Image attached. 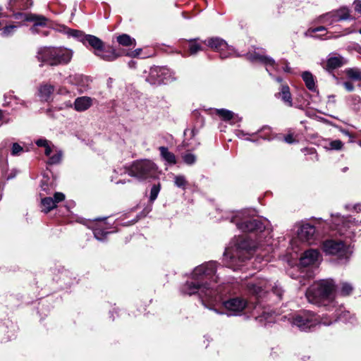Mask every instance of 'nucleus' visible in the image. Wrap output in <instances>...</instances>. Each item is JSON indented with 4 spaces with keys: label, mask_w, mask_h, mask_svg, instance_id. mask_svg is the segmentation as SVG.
<instances>
[{
    "label": "nucleus",
    "mask_w": 361,
    "mask_h": 361,
    "mask_svg": "<svg viewBox=\"0 0 361 361\" xmlns=\"http://www.w3.org/2000/svg\"><path fill=\"white\" fill-rule=\"evenodd\" d=\"M216 261H209L196 267L191 277L183 283L180 291L183 295L198 294L202 304L218 314L239 316L247 305V301L238 296L228 297L231 286L223 282L219 269H223Z\"/></svg>",
    "instance_id": "nucleus-1"
},
{
    "label": "nucleus",
    "mask_w": 361,
    "mask_h": 361,
    "mask_svg": "<svg viewBox=\"0 0 361 361\" xmlns=\"http://www.w3.org/2000/svg\"><path fill=\"white\" fill-rule=\"evenodd\" d=\"M337 283L331 278L317 280L310 285L305 292L307 301L323 310L332 312L331 315H324L321 322L330 326L338 319V307L336 301Z\"/></svg>",
    "instance_id": "nucleus-2"
},
{
    "label": "nucleus",
    "mask_w": 361,
    "mask_h": 361,
    "mask_svg": "<svg viewBox=\"0 0 361 361\" xmlns=\"http://www.w3.org/2000/svg\"><path fill=\"white\" fill-rule=\"evenodd\" d=\"M261 244L259 240H252L246 235L235 236L224 252L225 266L233 271L240 269Z\"/></svg>",
    "instance_id": "nucleus-3"
},
{
    "label": "nucleus",
    "mask_w": 361,
    "mask_h": 361,
    "mask_svg": "<svg viewBox=\"0 0 361 361\" xmlns=\"http://www.w3.org/2000/svg\"><path fill=\"white\" fill-rule=\"evenodd\" d=\"M360 225L361 220L356 221L352 216L340 217V265L349 262L354 251L355 233Z\"/></svg>",
    "instance_id": "nucleus-4"
},
{
    "label": "nucleus",
    "mask_w": 361,
    "mask_h": 361,
    "mask_svg": "<svg viewBox=\"0 0 361 361\" xmlns=\"http://www.w3.org/2000/svg\"><path fill=\"white\" fill-rule=\"evenodd\" d=\"M224 219L235 224L239 231L243 233H254L257 237L256 240H259L260 243H262V235L269 224V221L267 219L249 217L247 211L231 212Z\"/></svg>",
    "instance_id": "nucleus-5"
},
{
    "label": "nucleus",
    "mask_w": 361,
    "mask_h": 361,
    "mask_svg": "<svg viewBox=\"0 0 361 361\" xmlns=\"http://www.w3.org/2000/svg\"><path fill=\"white\" fill-rule=\"evenodd\" d=\"M318 21L324 24V25L309 28L305 32V36L318 38L322 40L337 37L335 33L337 32L336 27L338 23V11H334L321 16Z\"/></svg>",
    "instance_id": "nucleus-6"
},
{
    "label": "nucleus",
    "mask_w": 361,
    "mask_h": 361,
    "mask_svg": "<svg viewBox=\"0 0 361 361\" xmlns=\"http://www.w3.org/2000/svg\"><path fill=\"white\" fill-rule=\"evenodd\" d=\"M73 56L71 49L63 47H43L39 49L37 58L42 63L56 66L68 63Z\"/></svg>",
    "instance_id": "nucleus-7"
},
{
    "label": "nucleus",
    "mask_w": 361,
    "mask_h": 361,
    "mask_svg": "<svg viewBox=\"0 0 361 361\" xmlns=\"http://www.w3.org/2000/svg\"><path fill=\"white\" fill-rule=\"evenodd\" d=\"M338 215L331 214L329 219L324 221V228H328L334 233L331 238L324 240L322 243V249L325 255L336 256L338 254Z\"/></svg>",
    "instance_id": "nucleus-8"
},
{
    "label": "nucleus",
    "mask_w": 361,
    "mask_h": 361,
    "mask_svg": "<svg viewBox=\"0 0 361 361\" xmlns=\"http://www.w3.org/2000/svg\"><path fill=\"white\" fill-rule=\"evenodd\" d=\"M157 169L156 164L150 160H137L125 167L124 173L139 180H145L154 177Z\"/></svg>",
    "instance_id": "nucleus-9"
},
{
    "label": "nucleus",
    "mask_w": 361,
    "mask_h": 361,
    "mask_svg": "<svg viewBox=\"0 0 361 361\" xmlns=\"http://www.w3.org/2000/svg\"><path fill=\"white\" fill-rule=\"evenodd\" d=\"M293 326L300 331H309L321 322L317 315L310 310H304L293 315L290 319Z\"/></svg>",
    "instance_id": "nucleus-10"
},
{
    "label": "nucleus",
    "mask_w": 361,
    "mask_h": 361,
    "mask_svg": "<svg viewBox=\"0 0 361 361\" xmlns=\"http://www.w3.org/2000/svg\"><path fill=\"white\" fill-rule=\"evenodd\" d=\"M247 58L252 63H259L263 65L270 76H272L274 72L279 71V63L276 62L272 57L267 55L263 49L258 48L247 53Z\"/></svg>",
    "instance_id": "nucleus-11"
},
{
    "label": "nucleus",
    "mask_w": 361,
    "mask_h": 361,
    "mask_svg": "<svg viewBox=\"0 0 361 361\" xmlns=\"http://www.w3.org/2000/svg\"><path fill=\"white\" fill-rule=\"evenodd\" d=\"M174 80L173 73L166 67L153 66L150 68L145 80L150 85L167 84Z\"/></svg>",
    "instance_id": "nucleus-12"
},
{
    "label": "nucleus",
    "mask_w": 361,
    "mask_h": 361,
    "mask_svg": "<svg viewBox=\"0 0 361 361\" xmlns=\"http://www.w3.org/2000/svg\"><path fill=\"white\" fill-rule=\"evenodd\" d=\"M211 49L219 52L221 59L229 57L233 51V47L228 45L226 42L220 37H212L204 41Z\"/></svg>",
    "instance_id": "nucleus-13"
},
{
    "label": "nucleus",
    "mask_w": 361,
    "mask_h": 361,
    "mask_svg": "<svg viewBox=\"0 0 361 361\" xmlns=\"http://www.w3.org/2000/svg\"><path fill=\"white\" fill-rule=\"evenodd\" d=\"M268 289L269 283L264 279L250 281L246 286L247 293L257 299L263 298L268 292Z\"/></svg>",
    "instance_id": "nucleus-14"
},
{
    "label": "nucleus",
    "mask_w": 361,
    "mask_h": 361,
    "mask_svg": "<svg viewBox=\"0 0 361 361\" xmlns=\"http://www.w3.org/2000/svg\"><path fill=\"white\" fill-rule=\"evenodd\" d=\"M321 261L322 255L316 249L307 250L300 258V263L303 267L318 266Z\"/></svg>",
    "instance_id": "nucleus-15"
},
{
    "label": "nucleus",
    "mask_w": 361,
    "mask_h": 361,
    "mask_svg": "<svg viewBox=\"0 0 361 361\" xmlns=\"http://www.w3.org/2000/svg\"><path fill=\"white\" fill-rule=\"evenodd\" d=\"M16 19H20L25 21L34 22L33 25L30 28L32 33L37 32L38 26H44L47 21V18L43 16H39L35 14H25L22 13H18L15 14Z\"/></svg>",
    "instance_id": "nucleus-16"
},
{
    "label": "nucleus",
    "mask_w": 361,
    "mask_h": 361,
    "mask_svg": "<svg viewBox=\"0 0 361 361\" xmlns=\"http://www.w3.org/2000/svg\"><path fill=\"white\" fill-rule=\"evenodd\" d=\"M316 229L310 224H302L298 231V238L303 242L312 243L314 240Z\"/></svg>",
    "instance_id": "nucleus-17"
},
{
    "label": "nucleus",
    "mask_w": 361,
    "mask_h": 361,
    "mask_svg": "<svg viewBox=\"0 0 361 361\" xmlns=\"http://www.w3.org/2000/svg\"><path fill=\"white\" fill-rule=\"evenodd\" d=\"M55 280L65 286L69 287L76 281V276L71 270L60 267L57 269V279Z\"/></svg>",
    "instance_id": "nucleus-18"
},
{
    "label": "nucleus",
    "mask_w": 361,
    "mask_h": 361,
    "mask_svg": "<svg viewBox=\"0 0 361 361\" xmlns=\"http://www.w3.org/2000/svg\"><path fill=\"white\" fill-rule=\"evenodd\" d=\"M18 171L13 169L8 170V163L6 157H4L0 151V180H10L16 177Z\"/></svg>",
    "instance_id": "nucleus-19"
},
{
    "label": "nucleus",
    "mask_w": 361,
    "mask_h": 361,
    "mask_svg": "<svg viewBox=\"0 0 361 361\" xmlns=\"http://www.w3.org/2000/svg\"><path fill=\"white\" fill-rule=\"evenodd\" d=\"M325 71L334 79L338 80L336 73L338 69V56H334L332 54L328 56L326 62L324 66Z\"/></svg>",
    "instance_id": "nucleus-20"
},
{
    "label": "nucleus",
    "mask_w": 361,
    "mask_h": 361,
    "mask_svg": "<svg viewBox=\"0 0 361 361\" xmlns=\"http://www.w3.org/2000/svg\"><path fill=\"white\" fill-rule=\"evenodd\" d=\"M94 101V99L87 96L78 97L73 102V108L78 112L85 111L92 106Z\"/></svg>",
    "instance_id": "nucleus-21"
},
{
    "label": "nucleus",
    "mask_w": 361,
    "mask_h": 361,
    "mask_svg": "<svg viewBox=\"0 0 361 361\" xmlns=\"http://www.w3.org/2000/svg\"><path fill=\"white\" fill-rule=\"evenodd\" d=\"M215 111L216 114L223 121H229L231 125H234L242 121V118L238 114H235L232 111L226 109H216Z\"/></svg>",
    "instance_id": "nucleus-22"
},
{
    "label": "nucleus",
    "mask_w": 361,
    "mask_h": 361,
    "mask_svg": "<svg viewBox=\"0 0 361 361\" xmlns=\"http://www.w3.org/2000/svg\"><path fill=\"white\" fill-rule=\"evenodd\" d=\"M82 44L87 47H92L94 50V52H102V48H104L103 41L92 35H86Z\"/></svg>",
    "instance_id": "nucleus-23"
},
{
    "label": "nucleus",
    "mask_w": 361,
    "mask_h": 361,
    "mask_svg": "<svg viewBox=\"0 0 361 361\" xmlns=\"http://www.w3.org/2000/svg\"><path fill=\"white\" fill-rule=\"evenodd\" d=\"M54 90L55 87L51 84L43 83L38 88V96L42 101L49 102L52 99Z\"/></svg>",
    "instance_id": "nucleus-24"
},
{
    "label": "nucleus",
    "mask_w": 361,
    "mask_h": 361,
    "mask_svg": "<svg viewBox=\"0 0 361 361\" xmlns=\"http://www.w3.org/2000/svg\"><path fill=\"white\" fill-rule=\"evenodd\" d=\"M275 96L280 98L286 105L293 106L292 97L288 85L281 84L279 91L275 94Z\"/></svg>",
    "instance_id": "nucleus-25"
},
{
    "label": "nucleus",
    "mask_w": 361,
    "mask_h": 361,
    "mask_svg": "<svg viewBox=\"0 0 361 361\" xmlns=\"http://www.w3.org/2000/svg\"><path fill=\"white\" fill-rule=\"evenodd\" d=\"M160 155L162 159H164L169 165H175L177 163L176 155L170 152L168 147L161 146L159 147Z\"/></svg>",
    "instance_id": "nucleus-26"
},
{
    "label": "nucleus",
    "mask_w": 361,
    "mask_h": 361,
    "mask_svg": "<svg viewBox=\"0 0 361 361\" xmlns=\"http://www.w3.org/2000/svg\"><path fill=\"white\" fill-rule=\"evenodd\" d=\"M94 54L106 61H113L118 57V54L113 49H105L102 48V52H94Z\"/></svg>",
    "instance_id": "nucleus-27"
},
{
    "label": "nucleus",
    "mask_w": 361,
    "mask_h": 361,
    "mask_svg": "<svg viewBox=\"0 0 361 361\" xmlns=\"http://www.w3.org/2000/svg\"><path fill=\"white\" fill-rule=\"evenodd\" d=\"M301 77H302L303 81L305 82L307 88L309 90H310L312 92H316L317 91V87H316V85H315L314 77L312 74L311 72L307 71H304L302 73Z\"/></svg>",
    "instance_id": "nucleus-28"
},
{
    "label": "nucleus",
    "mask_w": 361,
    "mask_h": 361,
    "mask_svg": "<svg viewBox=\"0 0 361 361\" xmlns=\"http://www.w3.org/2000/svg\"><path fill=\"white\" fill-rule=\"evenodd\" d=\"M343 73L345 75L346 78L352 81L361 80V70L358 68H345Z\"/></svg>",
    "instance_id": "nucleus-29"
},
{
    "label": "nucleus",
    "mask_w": 361,
    "mask_h": 361,
    "mask_svg": "<svg viewBox=\"0 0 361 361\" xmlns=\"http://www.w3.org/2000/svg\"><path fill=\"white\" fill-rule=\"evenodd\" d=\"M259 133H262V134L260 135V137L264 140L271 141L276 137V135L271 133V128L268 126H263L262 128L252 133V135H257Z\"/></svg>",
    "instance_id": "nucleus-30"
},
{
    "label": "nucleus",
    "mask_w": 361,
    "mask_h": 361,
    "mask_svg": "<svg viewBox=\"0 0 361 361\" xmlns=\"http://www.w3.org/2000/svg\"><path fill=\"white\" fill-rule=\"evenodd\" d=\"M56 205L54 203V200L51 197H43L41 200V207L42 212L44 213H48L53 209H54Z\"/></svg>",
    "instance_id": "nucleus-31"
},
{
    "label": "nucleus",
    "mask_w": 361,
    "mask_h": 361,
    "mask_svg": "<svg viewBox=\"0 0 361 361\" xmlns=\"http://www.w3.org/2000/svg\"><path fill=\"white\" fill-rule=\"evenodd\" d=\"M354 290V286L348 282L340 283V296L347 297L350 295Z\"/></svg>",
    "instance_id": "nucleus-32"
},
{
    "label": "nucleus",
    "mask_w": 361,
    "mask_h": 361,
    "mask_svg": "<svg viewBox=\"0 0 361 361\" xmlns=\"http://www.w3.org/2000/svg\"><path fill=\"white\" fill-rule=\"evenodd\" d=\"M119 44L125 47L135 45V39L127 34H122L117 37Z\"/></svg>",
    "instance_id": "nucleus-33"
},
{
    "label": "nucleus",
    "mask_w": 361,
    "mask_h": 361,
    "mask_svg": "<svg viewBox=\"0 0 361 361\" xmlns=\"http://www.w3.org/2000/svg\"><path fill=\"white\" fill-rule=\"evenodd\" d=\"M202 50V47L200 44L197 42L196 39H191L189 40L188 51L191 56L195 55L198 51Z\"/></svg>",
    "instance_id": "nucleus-34"
},
{
    "label": "nucleus",
    "mask_w": 361,
    "mask_h": 361,
    "mask_svg": "<svg viewBox=\"0 0 361 361\" xmlns=\"http://www.w3.org/2000/svg\"><path fill=\"white\" fill-rule=\"evenodd\" d=\"M111 232L104 231V228H101L99 227H96L93 228V234L94 238L99 241H104L108 234Z\"/></svg>",
    "instance_id": "nucleus-35"
},
{
    "label": "nucleus",
    "mask_w": 361,
    "mask_h": 361,
    "mask_svg": "<svg viewBox=\"0 0 361 361\" xmlns=\"http://www.w3.org/2000/svg\"><path fill=\"white\" fill-rule=\"evenodd\" d=\"M340 321L353 324L355 322L356 319L355 317L350 313V312L342 311L340 307Z\"/></svg>",
    "instance_id": "nucleus-36"
},
{
    "label": "nucleus",
    "mask_w": 361,
    "mask_h": 361,
    "mask_svg": "<svg viewBox=\"0 0 361 361\" xmlns=\"http://www.w3.org/2000/svg\"><path fill=\"white\" fill-rule=\"evenodd\" d=\"M63 152L61 150H56V153L50 155L49 160L47 161V165L59 164L62 159Z\"/></svg>",
    "instance_id": "nucleus-37"
},
{
    "label": "nucleus",
    "mask_w": 361,
    "mask_h": 361,
    "mask_svg": "<svg viewBox=\"0 0 361 361\" xmlns=\"http://www.w3.org/2000/svg\"><path fill=\"white\" fill-rule=\"evenodd\" d=\"M161 190V183H158L157 184H154L150 190V195H149V202L153 203L158 197V195Z\"/></svg>",
    "instance_id": "nucleus-38"
},
{
    "label": "nucleus",
    "mask_w": 361,
    "mask_h": 361,
    "mask_svg": "<svg viewBox=\"0 0 361 361\" xmlns=\"http://www.w3.org/2000/svg\"><path fill=\"white\" fill-rule=\"evenodd\" d=\"M68 35L77 39L79 42L83 43L87 34L84 33L82 31L80 30L70 29L68 31Z\"/></svg>",
    "instance_id": "nucleus-39"
},
{
    "label": "nucleus",
    "mask_w": 361,
    "mask_h": 361,
    "mask_svg": "<svg viewBox=\"0 0 361 361\" xmlns=\"http://www.w3.org/2000/svg\"><path fill=\"white\" fill-rule=\"evenodd\" d=\"M187 183L186 178L183 175H177L174 177V185L176 187L185 190Z\"/></svg>",
    "instance_id": "nucleus-40"
},
{
    "label": "nucleus",
    "mask_w": 361,
    "mask_h": 361,
    "mask_svg": "<svg viewBox=\"0 0 361 361\" xmlns=\"http://www.w3.org/2000/svg\"><path fill=\"white\" fill-rule=\"evenodd\" d=\"M323 147L326 150H338V140L324 141Z\"/></svg>",
    "instance_id": "nucleus-41"
},
{
    "label": "nucleus",
    "mask_w": 361,
    "mask_h": 361,
    "mask_svg": "<svg viewBox=\"0 0 361 361\" xmlns=\"http://www.w3.org/2000/svg\"><path fill=\"white\" fill-rule=\"evenodd\" d=\"M183 162L187 165H193L197 160L196 156L192 153H186L182 156Z\"/></svg>",
    "instance_id": "nucleus-42"
},
{
    "label": "nucleus",
    "mask_w": 361,
    "mask_h": 361,
    "mask_svg": "<svg viewBox=\"0 0 361 361\" xmlns=\"http://www.w3.org/2000/svg\"><path fill=\"white\" fill-rule=\"evenodd\" d=\"M271 290L274 295L277 296L279 300L282 299L284 290L279 283H275L271 287Z\"/></svg>",
    "instance_id": "nucleus-43"
},
{
    "label": "nucleus",
    "mask_w": 361,
    "mask_h": 361,
    "mask_svg": "<svg viewBox=\"0 0 361 361\" xmlns=\"http://www.w3.org/2000/svg\"><path fill=\"white\" fill-rule=\"evenodd\" d=\"M16 29H17V26H16V25H7L2 29L1 35L3 37H9L14 33V32L16 31Z\"/></svg>",
    "instance_id": "nucleus-44"
},
{
    "label": "nucleus",
    "mask_w": 361,
    "mask_h": 361,
    "mask_svg": "<svg viewBox=\"0 0 361 361\" xmlns=\"http://www.w3.org/2000/svg\"><path fill=\"white\" fill-rule=\"evenodd\" d=\"M340 133L343 134V135L347 138L348 142H355V135L352 132H350L345 129H341L340 128Z\"/></svg>",
    "instance_id": "nucleus-45"
},
{
    "label": "nucleus",
    "mask_w": 361,
    "mask_h": 361,
    "mask_svg": "<svg viewBox=\"0 0 361 361\" xmlns=\"http://www.w3.org/2000/svg\"><path fill=\"white\" fill-rule=\"evenodd\" d=\"M23 151V147H21L18 143L14 142L12 144L11 152V155L18 156Z\"/></svg>",
    "instance_id": "nucleus-46"
},
{
    "label": "nucleus",
    "mask_w": 361,
    "mask_h": 361,
    "mask_svg": "<svg viewBox=\"0 0 361 361\" xmlns=\"http://www.w3.org/2000/svg\"><path fill=\"white\" fill-rule=\"evenodd\" d=\"M349 100L351 105H355V109L361 108V98L360 97L353 95L350 97Z\"/></svg>",
    "instance_id": "nucleus-47"
},
{
    "label": "nucleus",
    "mask_w": 361,
    "mask_h": 361,
    "mask_svg": "<svg viewBox=\"0 0 361 361\" xmlns=\"http://www.w3.org/2000/svg\"><path fill=\"white\" fill-rule=\"evenodd\" d=\"M340 21L345 20L350 18L349 10L345 7H340Z\"/></svg>",
    "instance_id": "nucleus-48"
},
{
    "label": "nucleus",
    "mask_w": 361,
    "mask_h": 361,
    "mask_svg": "<svg viewBox=\"0 0 361 361\" xmlns=\"http://www.w3.org/2000/svg\"><path fill=\"white\" fill-rule=\"evenodd\" d=\"M302 151L306 152L307 154H308L310 155H312V157H311V159L313 161L319 160V156L317 154L314 148H304L302 149Z\"/></svg>",
    "instance_id": "nucleus-49"
},
{
    "label": "nucleus",
    "mask_w": 361,
    "mask_h": 361,
    "mask_svg": "<svg viewBox=\"0 0 361 361\" xmlns=\"http://www.w3.org/2000/svg\"><path fill=\"white\" fill-rule=\"evenodd\" d=\"M344 207L348 211L353 210L357 213L361 212V203H356L354 204H347L344 206Z\"/></svg>",
    "instance_id": "nucleus-50"
},
{
    "label": "nucleus",
    "mask_w": 361,
    "mask_h": 361,
    "mask_svg": "<svg viewBox=\"0 0 361 361\" xmlns=\"http://www.w3.org/2000/svg\"><path fill=\"white\" fill-rule=\"evenodd\" d=\"M271 314L263 312L262 314L257 317L256 319L259 320V322H262L263 319L267 320L268 322H271Z\"/></svg>",
    "instance_id": "nucleus-51"
},
{
    "label": "nucleus",
    "mask_w": 361,
    "mask_h": 361,
    "mask_svg": "<svg viewBox=\"0 0 361 361\" xmlns=\"http://www.w3.org/2000/svg\"><path fill=\"white\" fill-rule=\"evenodd\" d=\"M65 199V195L62 192H56L54 195L53 200L56 205L57 203L62 202Z\"/></svg>",
    "instance_id": "nucleus-52"
},
{
    "label": "nucleus",
    "mask_w": 361,
    "mask_h": 361,
    "mask_svg": "<svg viewBox=\"0 0 361 361\" xmlns=\"http://www.w3.org/2000/svg\"><path fill=\"white\" fill-rule=\"evenodd\" d=\"M279 64L281 63V68L282 69L286 72V73H290V68L288 66V61L286 60H282L281 61L279 62Z\"/></svg>",
    "instance_id": "nucleus-53"
},
{
    "label": "nucleus",
    "mask_w": 361,
    "mask_h": 361,
    "mask_svg": "<svg viewBox=\"0 0 361 361\" xmlns=\"http://www.w3.org/2000/svg\"><path fill=\"white\" fill-rule=\"evenodd\" d=\"M343 85L348 92H353L355 89L353 84L350 81L344 82Z\"/></svg>",
    "instance_id": "nucleus-54"
},
{
    "label": "nucleus",
    "mask_w": 361,
    "mask_h": 361,
    "mask_svg": "<svg viewBox=\"0 0 361 361\" xmlns=\"http://www.w3.org/2000/svg\"><path fill=\"white\" fill-rule=\"evenodd\" d=\"M35 144L38 147H45L47 145H49L48 140L46 139H42V138L37 140L35 141Z\"/></svg>",
    "instance_id": "nucleus-55"
},
{
    "label": "nucleus",
    "mask_w": 361,
    "mask_h": 361,
    "mask_svg": "<svg viewBox=\"0 0 361 361\" xmlns=\"http://www.w3.org/2000/svg\"><path fill=\"white\" fill-rule=\"evenodd\" d=\"M283 141L288 144H292L295 142V140L293 138V135L290 134L287 135L283 137Z\"/></svg>",
    "instance_id": "nucleus-56"
},
{
    "label": "nucleus",
    "mask_w": 361,
    "mask_h": 361,
    "mask_svg": "<svg viewBox=\"0 0 361 361\" xmlns=\"http://www.w3.org/2000/svg\"><path fill=\"white\" fill-rule=\"evenodd\" d=\"M355 11L361 13V0H355L353 2Z\"/></svg>",
    "instance_id": "nucleus-57"
},
{
    "label": "nucleus",
    "mask_w": 361,
    "mask_h": 361,
    "mask_svg": "<svg viewBox=\"0 0 361 361\" xmlns=\"http://www.w3.org/2000/svg\"><path fill=\"white\" fill-rule=\"evenodd\" d=\"M4 97V102L3 105L4 106H8L11 103V101H10L11 98H10L9 92L8 94H5Z\"/></svg>",
    "instance_id": "nucleus-58"
},
{
    "label": "nucleus",
    "mask_w": 361,
    "mask_h": 361,
    "mask_svg": "<svg viewBox=\"0 0 361 361\" xmlns=\"http://www.w3.org/2000/svg\"><path fill=\"white\" fill-rule=\"evenodd\" d=\"M353 32H354V30L351 29L350 27H349L348 29H345V30H342V31L340 30V37L342 36V35H348V34L352 33Z\"/></svg>",
    "instance_id": "nucleus-59"
},
{
    "label": "nucleus",
    "mask_w": 361,
    "mask_h": 361,
    "mask_svg": "<svg viewBox=\"0 0 361 361\" xmlns=\"http://www.w3.org/2000/svg\"><path fill=\"white\" fill-rule=\"evenodd\" d=\"M44 154L46 156L49 157L52 152V149L51 147L47 145L45 147Z\"/></svg>",
    "instance_id": "nucleus-60"
},
{
    "label": "nucleus",
    "mask_w": 361,
    "mask_h": 361,
    "mask_svg": "<svg viewBox=\"0 0 361 361\" xmlns=\"http://www.w3.org/2000/svg\"><path fill=\"white\" fill-rule=\"evenodd\" d=\"M237 136L240 138L244 137L245 135H247V133H245L243 130H238L236 133Z\"/></svg>",
    "instance_id": "nucleus-61"
},
{
    "label": "nucleus",
    "mask_w": 361,
    "mask_h": 361,
    "mask_svg": "<svg viewBox=\"0 0 361 361\" xmlns=\"http://www.w3.org/2000/svg\"><path fill=\"white\" fill-rule=\"evenodd\" d=\"M353 47L355 51L357 53H361V47L359 44H355L353 45Z\"/></svg>",
    "instance_id": "nucleus-62"
},
{
    "label": "nucleus",
    "mask_w": 361,
    "mask_h": 361,
    "mask_svg": "<svg viewBox=\"0 0 361 361\" xmlns=\"http://www.w3.org/2000/svg\"><path fill=\"white\" fill-rule=\"evenodd\" d=\"M13 93V91H10L9 92V95H10V98L11 99H13L16 101H18V103L19 102V101L20 100L18 97L15 96V95H13L12 94Z\"/></svg>",
    "instance_id": "nucleus-63"
},
{
    "label": "nucleus",
    "mask_w": 361,
    "mask_h": 361,
    "mask_svg": "<svg viewBox=\"0 0 361 361\" xmlns=\"http://www.w3.org/2000/svg\"><path fill=\"white\" fill-rule=\"evenodd\" d=\"M114 313H115V314H117V311H116V310H115V309H114L112 311H110V312H109L110 318H111L113 321H114V319H115V317H114Z\"/></svg>",
    "instance_id": "nucleus-64"
}]
</instances>
